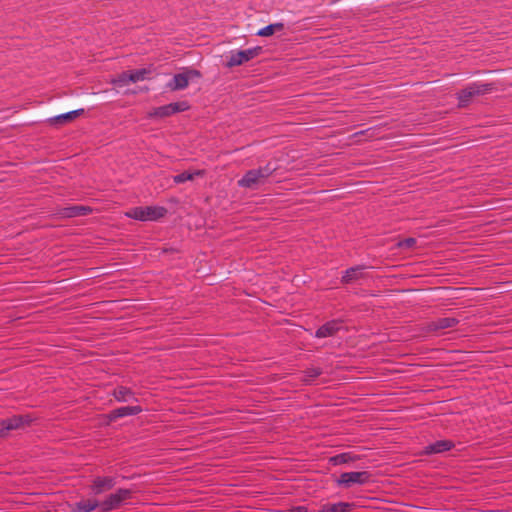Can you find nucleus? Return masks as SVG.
<instances>
[{
    "label": "nucleus",
    "instance_id": "obj_1",
    "mask_svg": "<svg viewBox=\"0 0 512 512\" xmlns=\"http://www.w3.org/2000/svg\"><path fill=\"white\" fill-rule=\"evenodd\" d=\"M275 167L267 164L264 167L247 171L238 181V185L242 188L255 189L263 184L265 180L273 173Z\"/></svg>",
    "mask_w": 512,
    "mask_h": 512
},
{
    "label": "nucleus",
    "instance_id": "obj_2",
    "mask_svg": "<svg viewBox=\"0 0 512 512\" xmlns=\"http://www.w3.org/2000/svg\"><path fill=\"white\" fill-rule=\"evenodd\" d=\"M166 208L162 206L134 207L125 212V216L138 221H156L165 216Z\"/></svg>",
    "mask_w": 512,
    "mask_h": 512
},
{
    "label": "nucleus",
    "instance_id": "obj_3",
    "mask_svg": "<svg viewBox=\"0 0 512 512\" xmlns=\"http://www.w3.org/2000/svg\"><path fill=\"white\" fill-rule=\"evenodd\" d=\"M492 90V85L482 82H473L458 92L457 98L460 107L467 106L474 97L484 95Z\"/></svg>",
    "mask_w": 512,
    "mask_h": 512
},
{
    "label": "nucleus",
    "instance_id": "obj_4",
    "mask_svg": "<svg viewBox=\"0 0 512 512\" xmlns=\"http://www.w3.org/2000/svg\"><path fill=\"white\" fill-rule=\"evenodd\" d=\"M371 480V474L367 471H351L342 473L336 480L339 487L350 488L354 485H365Z\"/></svg>",
    "mask_w": 512,
    "mask_h": 512
},
{
    "label": "nucleus",
    "instance_id": "obj_5",
    "mask_svg": "<svg viewBox=\"0 0 512 512\" xmlns=\"http://www.w3.org/2000/svg\"><path fill=\"white\" fill-rule=\"evenodd\" d=\"M262 48L260 46L251 47L245 50H232L228 56L227 67L242 65L255 57L259 56Z\"/></svg>",
    "mask_w": 512,
    "mask_h": 512
},
{
    "label": "nucleus",
    "instance_id": "obj_6",
    "mask_svg": "<svg viewBox=\"0 0 512 512\" xmlns=\"http://www.w3.org/2000/svg\"><path fill=\"white\" fill-rule=\"evenodd\" d=\"M131 491L129 489L120 488L116 492L109 494L102 502H100V510L109 512L117 509L125 500L129 499Z\"/></svg>",
    "mask_w": 512,
    "mask_h": 512
},
{
    "label": "nucleus",
    "instance_id": "obj_7",
    "mask_svg": "<svg viewBox=\"0 0 512 512\" xmlns=\"http://www.w3.org/2000/svg\"><path fill=\"white\" fill-rule=\"evenodd\" d=\"M198 77H200V73L197 70H186L182 73L175 74L168 82L167 87L173 91L182 90L188 86L191 79Z\"/></svg>",
    "mask_w": 512,
    "mask_h": 512
},
{
    "label": "nucleus",
    "instance_id": "obj_8",
    "mask_svg": "<svg viewBox=\"0 0 512 512\" xmlns=\"http://www.w3.org/2000/svg\"><path fill=\"white\" fill-rule=\"evenodd\" d=\"M187 108H188V106H187L186 102L170 103V104L155 108L152 112L149 113V116L164 118V117L173 115L175 113L185 111Z\"/></svg>",
    "mask_w": 512,
    "mask_h": 512
},
{
    "label": "nucleus",
    "instance_id": "obj_9",
    "mask_svg": "<svg viewBox=\"0 0 512 512\" xmlns=\"http://www.w3.org/2000/svg\"><path fill=\"white\" fill-rule=\"evenodd\" d=\"M116 485V478L112 476H97L90 485V490L94 495H100L105 491L112 489Z\"/></svg>",
    "mask_w": 512,
    "mask_h": 512
},
{
    "label": "nucleus",
    "instance_id": "obj_10",
    "mask_svg": "<svg viewBox=\"0 0 512 512\" xmlns=\"http://www.w3.org/2000/svg\"><path fill=\"white\" fill-rule=\"evenodd\" d=\"M341 322L338 320H331L319 327L315 332V337L326 338L333 336L336 332L341 329Z\"/></svg>",
    "mask_w": 512,
    "mask_h": 512
},
{
    "label": "nucleus",
    "instance_id": "obj_11",
    "mask_svg": "<svg viewBox=\"0 0 512 512\" xmlns=\"http://www.w3.org/2000/svg\"><path fill=\"white\" fill-rule=\"evenodd\" d=\"M454 446L450 440H438L424 447V454H439L445 451H449Z\"/></svg>",
    "mask_w": 512,
    "mask_h": 512
},
{
    "label": "nucleus",
    "instance_id": "obj_12",
    "mask_svg": "<svg viewBox=\"0 0 512 512\" xmlns=\"http://www.w3.org/2000/svg\"><path fill=\"white\" fill-rule=\"evenodd\" d=\"M23 423L24 418L22 416H13L2 420L0 422V436H3L5 432L21 427Z\"/></svg>",
    "mask_w": 512,
    "mask_h": 512
},
{
    "label": "nucleus",
    "instance_id": "obj_13",
    "mask_svg": "<svg viewBox=\"0 0 512 512\" xmlns=\"http://www.w3.org/2000/svg\"><path fill=\"white\" fill-rule=\"evenodd\" d=\"M113 396L118 402L138 401L134 392L130 388L124 386H119L116 389H114Z\"/></svg>",
    "mask_w": 512,
    "mask_h": 512
},
{
    "label": "nucleus",
    "instance_id": "obj_14",
    "mask_svg": "<svg viewBox=\"0 0 512 512\" xmlns=\"http://www.w3.org/2000/svg\"><path fill=\"white\" fill-rule=\"evenodd\" d=\"M90 211L91 209L87 206L75 205L63 208L60 215L64 218H73L76 216L86 215Z\"/></svg>",
    "mask_w": 512,
    "mask_h": 512
},
{
    "label": "nucleus",
    "instance_id": "obj_15",
    "mask_svg": "<svg viewBox=\"0 0 512 512\" xmlns=\"http://www.w3.org/2000/svg\"><path fill=\"white\" fill-rule=\"evenodd\" d=\"M353 504L348 502L327 503L320 507L317 512H350Z\"/></svg>",
    "mask_w": 512,
    "mask_h": 512
},
{
    "label": "nucleus",
    "instance_id": "obj_16",
    "mask_svg": "<svg viewBox=\"0 0 512 512\" xmlns=\"http://www.w3.org/2000/svg\"><path fill=\"white\" fill-rule=\"evenodd\" d=\"M142 412V408L138 405L136 406H123L119 407L117 409H114L111 412V417L116 418H122L126 416H134Z\"/></svg>",
    "mask_w": 512,
    "mask_h": 512
},
{
    "label": "nucleus",
    "instance_id": "obj_17",
    "mask_svg": "<svg viewBox=\"0 0 512 512\" xmlns=\"http://www.w3.org/2000/svg\"><path fill=\"white\" fill-rule=\"evenodd\" d=\"M359 460V456L350 452H344L334 455L329 458V463L336 466L341 464H347Z\"/></svg>",
    "mask_w": 512,
    "mask_h": 512
},
{
    "label": "nucleus",
    "instance_id": "obj_18",
    "mask_svg": "<svg viewBox=\"0 0 512 512\" xmlns=\"http://www.w3.org/2000/svg\"><path fill=\"white\" fill-rule=\"evenodd\" d=\"M83 111H84L83 109L69 111V112L54 116V117H50L48 119V122L50 124L54 125V124L62 123L64 121H70V120L76 118L77 116L81 115L83 113Z\"/></svg>",
    "mask_w": 512,
    "mask_h": 512
},
{
    "label": "nucleus",
    "instance_id": "obj_19",
    "mask_svg": "<svg viewBox=\"0 0 512 512\" xmlns=\"http://www.w3.org/2000/svg\"><path fill=\"white\" fill-rule=\"evenodd\" d=\"M96 508H100V502L91 499L79 501L75 505L77 512H91Z\"/></svg>",
    "mask_w": 512,
    "mask_h": 512
},
{
    "label": "nucleus",
    "instance_id": "obj_20",
    "mask_svg": "<svg viewBox=\"0 0 512 512\" xmlns=\"http://www.w3.org/2000/svg\"><path fill=\"white\" fill-rule=\"evenodd\" d=\"M362 266H355L348 268L343 276H342V282L343 283H350L354 280L359 279L362 276Z\"/></svg>",
    "mask_w": 512,
    "mask_h": 512
},
{
    "label": "nucleus",
    "instance_id": "obj_21",
    "mask_svg": "<svg viewBox=\"0 0 512 512\" xmlns=\"http://www.w3.org/2000/svg\"><path fill=\"white\" fill-rule=\"evenodd\" d=\"M456 323H457V321L455 318L445 317V318H440V319H437L436 321H434L431 324V328L433 330H442V329L453 327Z\"/></svg>",
    "mask_w": 512,
    "mask_h": 512
},
{
    "label": "nucleus",
    "instance_id": "obj_22",
    "mask_svg": "<svg viewBox=\"0 0 512 512\" xmlns=\"http://www.w3.org/2000/svg\"><path fill=\"white\" fill-rule=\"evenodd\" d=\"M199 175H202V171H194V172H182L178 175H175L173 177V181L176 183V184H181V183H184L186 181H190V180H193L196 176H199Z\"/></svg>",
    "mask_w": 512,
    "mask_h": 512
},
{
    "label": "nucleus",
    "instance_id": "obj_23",
    "mask_svg": "<svg viewBox=\"0 0 512 512\" xmlns=\"http://www.w3.org/2000/svg\"><path fill=\"white\" fill-rule=\"evenodd\" d=\"M282 28H283L282 23L269 24V25L261 28L257 32V35L262 36V37L271 36L276 30H281Z\"/></svg>",
    "mask_w": 512,
    "mask_h": 512
},
{
    "label": "nucleus",
    "instance_id": "obj_24",
    "mask_svg": "<svg viewBox=\"0 0 512 512\" xmlns=\"http://www.w3.org/2000/svg\"><path fill=\"white\" fill-rule=\"evenodd\" d=\"M130 73V80L132 83H136V82H139V81H143L146 79V76L148 74V70L142 68V69H137V70H133V71H129Z\"/></svg>",
    "mask_w": 512,
    "mask_h": 512
},
{
    "label": "nucleus",
    "instance_id": "obj_25",
    "mask_svg": "<svg viewBox=\"0 0 512 512\" xmlns=\"http://www.w3.org/2000/svg\"><path fill=\"white\" fill-rule=\"evenodd\" d=\"M112 82H113V84L116 87H122V86H125V85L129 84V83H132L131 80H130V73H129V71L123 72L116 79H114Z\"/></svg>",
    "mask_w": 512,
    "mask_h": 512
},
{
    "label": "nucleus",
    "instance_id": "obj_26",
    "mask_svg": "<svg viewBox=\"0 0 512 512\" xmlns=\"http://www.w3.org/2000/svg\"><path fill=\"white\" fill-rule=\"evenodd\" d=\"M321 374V370L319 368H308L305 371L304 381L306 383H311L315 378H317Z\"/></svg>",
    "mask_w": 512,
    "mask_h": 512
},
{
    "label": "nucleus",
    "instance_id": "obj_27",
    "mask_svg": "<svg viewBox=\"0 0 512 512\" xmlns=\"http://www.w3.org/2000/svg\"><path fill=\"white\" fill-rule=\"evenodd\" d=\"M415 243L416 240L414 238H406L404 240L399 241L397 246L403 249H410L415 245Z\"/></svg>",
    "mask_w": 512,
    "mask_h": 512
},
{
    "label": "nucleus",
    "instance_id": "obj_28",
    "mask_svg": "<svg viewBox=\"0 0 512 512\" xmlns=\"http://www.w3.org/2000/svg\"><path fill=\"white\" fill-rule=\"evenodd\" d=\"M288 512H308L306 506H295L288 510Z\"/></svg>",
    "mask_w": 512,
    "mask_h": 512
}]
</instances>
